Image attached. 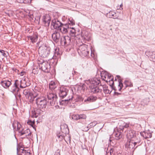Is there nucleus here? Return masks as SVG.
Segmentation results:
<instances>
[{"instance_id":"1","label":"nucleus","mask_w":155,"mask_h":155,"mask_svg":"<svg viewBox=\"0 0 155 155\" xmlns=\"http://www.w3.org/2000/svg\"><path fill=\"white\" fill-rule=\"evenodd\" d=\"M86 83L89 85V90L91 93L96 94L101 92L103 87L101 85H99L101 83L99 79L94 78L86 81Z\"/></svg>"},{"instance_id":"2","label":"nucleus","mask_w":155,"mask_h":155,"mask_svg":"<svg viewBox=\"0 0 155 155\" xmlns=\"http://www.w3.org/2000/svg\"><path fill=\"white\" fill-rule=\"evenodd\" d=\"M87 47V46L86 45H83L79 46L78 51L80 56L85 57L88 55L89 52Z\"/></svg>"},{"instance_id":"3","label":"nucleus","mask_w":155,"mask_h":155,"mask_svg":"<svg viewBox=\"0 0 155 155\" xmlns=\"http://www.w3.org/2000/svg\"><path fill=\"white\" fill-rule=\"evenodd\" d=\"M119 84L118 85L117 87L118 88V90L120 91L121 89L124 87V89H125L127 87H133V84L129 81L125 80L124 81V84L125 86H124L122 83V81L119 79L118 80Z\"/></svg>"},{"instance_id":"4","label":"nucleus","mask_w":155,"mask_h":155,"mask_svg":"<svg viewBox=\"0 0 155 155\" xmlns=\"http://www.w3.org/2000/svg\"><path fill=\"white\" fill-rule=\"evenodd\" d=\"M47 97L51 106H53L55 104H58L57 101V96L56 94L50 92L47 94Z\"/></svg>"},{"instance_id":"5","label":"nucleus","mask_w":155,"mask_h":155,"mask_svg":"<svg viewBox=\"0 0 155 155\" xmlns=\"http://www.w3.org/2000/svg\"><path fill=\"white\" fill-rule=\"evenodd\" d=\"M51 48L50 47L45 46L44 48L42 47L39 48L38 52L39 54L43 57H47L49 55L50 53Z\"/></svg>"},{"instance_id":"6","label":"nucleus","mask_w":155,"mask_h":155,"mask_svg":"<svg viewBox=\"0 0 155 155\" xmlns=\"http://www.w3.org/2000/svg\"><path fill=\"white\" fill-rule=\"evenodd\" d=\"M36 103L38 107L40 109H44L46 108L47 101L44 98H36Z\"/></svg>"},{"instance_id":"7","label":"nucleus","mask_w":155,"mask_h":155,"mask_svg":"<svg viewBox=\"0 0 155 155\" xmlns=\"http://www.w3.org/2000/svg\"><path fill=\"white\" fill-rule=\"evenodd\" d=\"M61 129L62 133L64 134L63 135H58V137L62 139L64 138L65 136L67 134H68L69 133V130L68 126L66 124H63L61 125L60 126Z\"/></svg>"},{"instance_id":"8","label":"nucleus","mask_w":155,"mask_h":155,"mask_svg":"<svg viewBox=\"0 0 155 155\" xmlns=\"http://www.w3.org/2000/svg\"><path fill=\"white\" fill-rule=\"evenodd\" d=\"M59 90V96L62 98H63L67 96L69 91L67 87L64 86L60 87Z\"/></svg>"},{"instance_id":"9","label":"nucleus","mask_w":155,"mask_h":155,"mask_svg":"<svg viewBox=\"0 0 155 155\" xmlns=\"http://www.w3.org/2000/svg\"><path fill=\"white\" fill-rule=\"evenodd\" d=\"M39 66L41 67V70L44 72L48 73L50 71V64L47 61H43L40 64Z\"/></svg>"},{"instance_id":"10","label":"nucleus","mask_w":155,"mask_h":155,"mask_svg":"<svg viewBox=\"0 0 155 155\" xmlns=\"http://www.w3.org/2000/svg\"><path fill=\"white\" fill-rule=\"evenodd\" d=\"M71 42V38L68 36H63L61 37L60 43L62 45H69Z\"/></svg>"},{"instance_id":"11","label":"nucleus","mask_w":155,"mask_h":155,"mask_svg":"<svg viewBox=\"0 0 155 155\" xmlns=\"http://www.w3.org/2000/svg\"><path fill=\"white\" fill-rule=\"evenodd\" d=\"M71 29V28H69L68 25L67 24H63L60 27L58 31H59L63 34H65L68 33L69 29Z\"/></svg>"},{"instance_id":"12","label":"nucleus","mask_w":155,"mask_h":155,"mask_svg":"<svg viewBox=\"0 0 155 155\" xmlns=\"http://www.w3.org/2000/svg\"><path fill=\"white\" fill-rule=\"evenodd\" d=\"M62 24V23L57 19L52 20L51 23V25L53 26V28L56 29L57 31L60 27H61V26Z\"/></svg>"},{"instance_id":"13","label":"nucleus","mask_w":155,"mask_h":155,"mask_svg":"<svg viewBox=\"0 0 155 155\" xmlns=\"http://www.w3.org/2000/svg\"><path fill=\"white\" fill-rule=\"evenodd\" d=\"M126 134L127 138L130 140L136 135L135 131L131 129L128 130L126 131Z\"/></svg>"},{"instance_id":"14","label":"nucleus","mask_w":155,"mask_h":155,"mask_svg":"<svg viewBox=\"0 0 155 155\" xmlns=\"http://www.w3.org/2000/svg\"><path fill=\"white\" fill-rule=\"evenodd\" d=\"M52 38L53 41L56 43L59 42L61 39V35L60 33L58 32H55L52 34Z\"/></svg>"},{"instance_id":"15","label":"nucleus","mask_w":155,"mask_h":155,"mask_svg":"<svg viewBox=\"0 0 155 155\" xmlns=\"http://www.w3.org/2000/svg\"><path fill=\"white\" fill-rule=\"evenodd\" d=\"M42 21L45 26H49L51 21V18L48 15H44L43 16Z\"/></svg>"},{"instance_id":"16","label":"nucleus","mask_w":155,"mask_h":155,"mask_svg":"<svg viewBox=\"0 0 155 155\" xmlns=\"http://www.w3.org/2000/svg\"><path fill=\"white\" fill-rule=\"evenodd\" d=\"M43 111L39 109L35 108L32 111L31 117L34 118H37L40 115Z\"/></svg>"},{"instance_id":"17","label":"nucleus","mask_w":155,"mask_h":155,"mask_svg":"<svg viewBox=\"0 0 155 155\" xmlns=\"http://www.w3.org/2000/svg\"><path fill=\"white\" fill-rule=\"evenodd\" d=\"M112 135L114 136V138L117 140H118L122 137L121 132L119 131V129H114Z\"/></svg>"},{"instance_id":"18","label":"nucleus","mask_w":155,"mask_h":155,"mask_svg":"<svg viewBox=\"0 0 155 155\" xmlns=\"http://www.w3.org/2000/svg\"><path fill=\"white\" fill-rule=\"evenodd\" d=\"M17 130H19V133L20 134V135L21 136L25 135V137L30 136L31 134V132H30V131L29 129H27L26 130L24 131L19 130L20 128L19 127H18V125Z\"/></svg>"},{"instance_id":"19","label":"nucleus","mask_w":155,"mask_h":155,"mask_svg":"<svg viewBox=\"0 0 155 155\" xmlns=\"http://www.w3.org/2000/svg\"><path fill=\"white\" fill-rule=\"evenodd\" d=\"M86 116L85 114H74L71 116V118L74 120H78L80 119H85Z\"/></svg>"},{"instance_id":"20","label":"nucleus","mask_w":155,"mask_h":155,"mask_svg":"<svg viewBox=\"0 0 155 155\" xmlns=\"http://www.w3.org/2000/svg\"><path fill=\"white\" fill-rule=\"evenodd\" d=\"M11 80L3 81H1V85L4 88L7 89L10 86L11 84Z\"/></svg>"},{"instance_id":"21","label":"nucleus","mask_w":155,"mask_h":155,"mask_svg":"<svg viewBox=\"0 0 155 155\" xmlns=\"http://www.w3.org/2000/svg\"><path fill=\"white\" fill-rule=\"evenodd\" d=\"M131 140L133 141L134 143L137 146H136V148H137V147L140 144V137L138 135H136L134 137L132 138Z\"/></svg>"},{"instance_id":"22","label":"nucleus","mask_w":155,"mask_h":155,"mask_svg":"<svg viewBox=\"0 0 155 155\" xmlns=\"http://www.w3.org/2000/svg\"><path fill=\"white\" fill-rule=\"evenodd\" d=\"M146 54L148 57H150L151 60L155 62V52L146 51Z\"/></svg>"},{"instance_id":"23","label":"nucleus","mask_w":155,"mask_h":155,"mask_svg":"<svg viewBox=\"0 0 155 155\" xmlns=\"http://www.w3.org/2000/svg\"><path fill=\"white\" fill-rule=\"evenodd\" d=\"M73 97L71 96V97L68 98L67 99L63 100H60L59 101V103L60 105H65L68 102L71 101Z\"/></svg>"},{"instance_id":"24","label":"nucleus","mask_w":155,"mask_h":155,"mask_svg":"<svg viewBox=\"0 0 155 155\" xmlns=\"http://www.w3.org/2000/svg\"><path fill=\"white\" fill-rule=\"evenodd\" d=\"M141 135L145 139L150 138L152 137L151 134L150 132L143 131L142 132H140Z\"/></svg>"},{"instance_id":"25","label":"nucleus","mask_w":155,"mask_h":155,"mask_svg":"<svg viewBox=\"0 0 155 155\" xmlns=\"http://www.w3.org/2000/svg\"><path fill=\"white\" fill-rule=\"evenodd\" d=\"M19 90V87H17L14 84L11 88L9 89L10 91L14 94H16L17 93Z\"/></svg>"},{"instance_id":"26","label":"nucleus","mask_w":155,"mask_h":155,"mask_svg":"<svg viewBox=\"0 0 155 155\" xmlns=\"http://www.w3.org/2000/svg\"><path fill=\"white\" fill-rule=\"evenodd\" d=\"M129 124L126 123L124 122H123L122 125H120L119 128H117L116 129H119V131L122 132L123 131V130L124 128H127L129 127Z\"/></svg>"},{"instance_id":"27","label":"nucleus","mask_w":155,"mask_h":155,"mask_svg":"<svg viewBox=\"0 0 155 155\" xmlns=\"http://www.w3.org/2000/svg\"><path fill=\"white\" fill-rule=\"evenodd\" d=\"M107 16L109 18H112L114 19L117 18V16L116 15V13L112 11H110L107 14Z\"/></svg>"},{"instance_id":"28","label":"nucleus","mask_w":155,"mask_h":155,"mask_svg":"<svg viewBox=\"0 0 155 155\" xmlns=\"http://www.w3.org/2000/svg\"><path fill=\"white\" fill-rule=\"evenodd\" d=\"M97 99V97L93 96L88 97L87 99L84 100V102L87 103L93 102Z\"/></svg>"},{"instance_id":"29","label":"nucleus","mask_w":155,"mask_h":155,"mask_svg":"<svg viewBox=\"0 0 155 155\" xmlns=\"http://www.w3.org/2000/svg\"><path fill=\"white\" fill-rule=\"evenodd\" d=\"M57 83L54 81H51L49 84V88L51 90L54 89L57 87Z\"/></svg>"},{"instance_id":"30","label":"nucleus","mask_w":155,"mask_h":155,"mask_svg":"<svg viewBox=\"0 0 155 155\" xmlns=\"http://www.w3.org/2000/svg\"><path fill=\"white\" fill-rule=\"evenodd\" d=\"M81 36L82 38L85 40H89L90 39V36L87 31H84V33L82 32Z\"/></svg>"},{"instance_id":"31","label":"nucleus","mask_w":155,"mask_h":155,"mask_svg":"<svg viewBox=\"0 0 155 155\" xmlns=\"http://www.w3.org/2000/svg\"><path fill=\"white\" fill-rule=\"evenodd\" d=\"M136 145L134 143L133 141L131 140L128 142L127 144V147L130 148V149H132Z\"/></svg>"},{"instance_id":"32","label":"nucleus","mask_w":155,"mask_h":155,"mask_svg":"<svg viewBox=\"0 0 155 155\" xmlns=\"http://www.w3.org/2000/svg\"><path fill=\"white\" fill-rule=\"evenodd\" d=\"M38 38V37L37 35L29 36L28 37V39L30 40L32 43L35 42L37 40Z\"/></svg>"},{"instance_id":"33","label":"nucleus","mask_w":155,"mask_h":155,"mask_svg":"<svg viewBox=\"0 0 155 155\" xmlns=\"http://www.w3.org/2000/svg\"><path fill=\"white\" fill-rule=\"evenodd\" d=\"M102 87L104 92L105 94H110L111 92V91H110L107 86H102Z\"/></svg>"},{"instance_id":"34","label":"nucleus","mask_w":155,"mask_h":155,"mask_svg":"<svg viewBox=\"0 0 155 155\" xmlns=\"http://www.w3.org/2000/svg\"><path fill=\"white\" fill-rule=\"evenodd\" d=\"M36 97L31 93L30 95L28 96L27 97L30 100V102H31L34 101V99Z\"/></svg>"},{"instance_id":"35","label":"nucleus","mask_w":155,"mask_h":155,"mask_svg":"<svg viewBox=\"0 0 155 155\" xmlns=\"http://www.w3.org/2000/svg\"><path fill=\"white\" fill-rule=\"evenodd\" d=\"M108 149L105 148L104 149V151L106 152V155H111L112 154H113V152L114 151V149L113 148H111L109 151L107 152Z\"/></svg>"},{"instance_id":"36","label":"nucleus","mask_w":155,"mask_h":155,"mask_svg":"<svg viewBox=\"0 0 155 155\" xmlns=\"http://www.w3.org/2000/svg\"><path fill=\"white\" fill-rule=\"evenodd\" d=\"M21 82L20 88H23L27 86L25 79L21 80Z\"/></svg>"},{"instance_id":"37","label":"nucleus","mask_w":155,"mask_h":155,"mask_svg":"<svg viewBox=\"0 0 155 155\" xmlns=\"http://www.w3.org/2000/svg\"><path fill=\"white\" fill-rule=\"evenodd\" d=\"M21 150H22L21 152V153L20 154V155H30V153L26 151V150L24 149H21Z\"/></svg>"},{"instance_id":"38","label":"nucleus","mask_w":155,"mask_h":155,"mask_svg":"<svg viewBox=\"0 0 155 155\" xmlns=\"http://www.w3.org/2000/svg\"><path fill=\"white\" fill-rule=\"evenodd\" d=\"M31 93L30 92L29 90H25L23 91V94L26 97Z\"/></svg>"},{"instance_id":"39","label":"nucleus","mask_w":155,"mask_h":155,"mask_svg":"<svg viewBox=\"0 0 155 155\" xmlns=\"http://www.w3.org/2000/svg\"><path fill=\"white\" fill-rule=\"evenodd\" d=\"M27 123L29 125L31 126L34 128L35 129V128L34 126L35 123V121L34 120L33 121H32L31 120H28L27 122Z\"/></svg>"},{"instance_id":"40","label":"nucleus","mask_w":155,"mask_h":155,"mask_svg":"<svg viewBox=\"0 0 155 155\" xmlns=\"http://www.w3.org/2000/svg\"><path fill=\"white\" fill-rule=\"evenodd\" d=\"M71 28V29L70 30V35L72 36H75V30L73 28Z\"/></svg>"},{"instance_id":"41","label":"nucleus","mask_w":155,"mask_h":155,"mask_svg":"<svg viewBox=\"0 0 155 155\" xmlns=\"http://www.w3.org/2000/svg\"><path fill=\"white\" fill-rule=\"evenodd\" d=\"M14 84H15L17 87H19V86L20 88V85L21 84V81H19L18 80H16L15 81V83Z\"/></svg>"},{"instance_id":"42","label":"nucleus","mask_w":155,"mask_h":155,"mask_svg":"<svg viewBox=\"0 0 155 155\" xmlns=\"http://www.w3.org/2000/svg\"><path fill=\"white\" fill-rule=\"evenodd\" d=\"M68 20L69 21L68 22V25H73L75 24L74 21L72 18H69Z\"/></svg>"},{"instance_id":"43","label":"nucleus","mask_w":155,"mask_h":155,"mask_svg":"<svg viewBox=\"0 0 155 155\" xmlns=\"http://www.w3.org/2000/svg\"><path fill=\"white\" fill-rule=\"evenodd\" d=\"M106 81L107 82H108V81L109 82L110 86L112 88H113V89H114L115 91H117V90H118V88L117 87L116 88H114V87H113L114 85H112V82L111 81V80H109V81H108V80H107Z\"/></svg>"},{"instance_id":"44","label":"nucleus","mask_w":155,"mask_h":155,"mask_svg":"<svg viewBox=\"0 0 155 155\" xmlns=\"http://www.w3.org/2000/svg\"><path fill=\"white\" fill-rule=\"evenodd\" d=\"M32 0H17V1L19 3H22L24 2V1L25 2V3L27 2L28 3H30L31 2Z\"/></svg>"},{"instance_id":"45","label":"nucleus","mask_w":155,"mask_h":155,"mask_svg":"<svg viewBox=\"0 0 155 155\" xmlns=\"http://www.w3.org/2000/svg\"><path fill=\"white\" fill-rule=\"evenodd\" d=\"M107 78L109 79V80H111L112 82V85H113L114 84V82L113 81V78H112V76L111 75L108 74L107 76Z\"/></svg>"},{"instance_id":"46","label":"nucleus","mask_w":155,"mask_h":155,"mask_svg":"<svg viewBox=\"0 0 155 155\" xmlns=\"http://www.w3.org/2000/svg\"><path fill=\"white\" fill-rule=\"evenodd\" d=\"M58 51L59 49H55L54 52V56H55V57H57L59 55V52H58Z\"/></svg>"},{"instance_id":"47","label":"nucleus","mask_w":155,"mask_h":155,"mask_svg":"<svg viewBox=\"0 0 155 155\" xmlns=\"http://www.w3.org/2000/svg\"><path fill=\"white\" fill-rule=\"evenodd\" d=\"M0 52L2 53V55L5 57L7 56V55L6 53L4 52V51L3 50H0Z\"/></svg>"},{"instance_id":"48","label":"nucleus","mask_w":155,"mask_h":155,"mask_svg":"<svg viewBox=\"0 0 155 155\" xmlns=\"http://www.w3.org/2000/svg\"><path fill=\"white\" fill-rule=\"evenodd\" d=\"M90 124V125L91 126H92L93 127H94L96 125V124H95V123H91Z\"/></svg>"},{"instance_id":"49","label":"nucleus","mask_w":155,"mask_h":155,"mask_svg":"<svg viewBox=\"0 0 155 155\" xmlns=\"http://www.w3.org/2000/svg\"><path fill=\"white\" fill-rule=\"evenodd\" d=\"M84 129L85 131H87L89 130V127H87L86 128H85Z\"/></svg>"},{"instance_id":"50","label":"nucleus","mask_w":155,"mask_h":155,"mask_svg":"<svg viewBox=\"0 0 155 155\" xmlns=\"http://www.w3.org/2000/svg\"><path fill=\"white\" fill-rule=\"evenodd\" d=\"M114 94H115L117 95L120 94V93H119L118 92H116L115 91L114 92Z\"/></svg>"},{"instance_id":"51","label":"nucleus","mask_w":155,"mask_h":155,"mask_svg":"<svg viewBox=\"0 0 155 155\" xmlns=\"http://www.w3.org/2000/svg\"><path fill=\"white\" fill-rule=\"evenodd\" d=\"M55 155H60V154L59 152H56L55 153Z\"/></svg>"},{"instance_id":"52","label":"nucleus","mask_w":155,"mask_h":155,"mask_svg":"<svg viewBox=\"0 0 155 155\" xmlns=\"http://www.w3.org/2000/svg\"><path fill=\"white\" fill-rule=\"evenodd\" d=\"M17 153L18 154V152L19 151V150L18 148L17 147Z\"/></svg>"},{"instance_id":"53","label":"nucleus","mask_w":155,"mask_h":155,"mask_svg":"<svg viewBox=\"0 0 155 155\" xmlns=\"http://www.w3.org/2000/svg\"><path fill=\"white\" fill-rule=\"evenodd\" d=\"M77 73V72L75 71H74V72H72V74H75L76 73Z\"/></svg>"},{"instance_id":"54","label":"nucleus","mask_w":155,"mask_h":155,"mask_svg":"<svg viewBox=\"0 0 155 155\" xmlns=\"http://www.w3.org/2000/svg\"><path fill=\"white\" fill-rule=\"evenodd\" d=\"M91 56L92 57H93V56H94V54H92V51H91Z\"/></svg>"},{"instance_id":"55","label":"nucleus","mask_w":155,"mask_h":155,"mask_svg":"<svg viewBox=\"0 0 155 155\" xmlns=\"http://www.w3.org/2000/svg\"><path fill=\"white\" fill-rule=\"evenodd\" d=\"M1 64L2 62L1 61H0V69L1 68Z\"/></svg>"},{"instance_id":"56","label":"nucleus","mask_w":155,"mask_h":155,"mask_svg":"<svg viewBox=\"0 0 155 155\" xmlns=\"http://www.w3.org/2000/svg\"><path fill=\"white\" fill-rule=\"evenodd\" d=\"M104 78H103V80H105V81H106V80H105V78H106V77H104Z\"/></svg>"},{"instance_id":"57","label":"nucleus","mask_w":155,"mask_h":155,"mask_svg":"<svg viewBox=\"0 0 155 155\" xmlns=\"http://www.w3.org/2000/svg\"><path fill=\"white\" fill-rule=\"evenodd\" d=\"M123 6V4H122V3L121 5H120V7H121Z\"/></svg>"},{"instance_id":"58","label":"nucleus","mask_w":155,"mask_h":155,"mask_svg":"<svg viewBox=\"0 0 155 155\" xmlns=\"http://www.w3.org/2000/svg\"><path fill=\"white\" fill-rule=\"evenodd\" d=\"M117 78H120V76L117 75Z\"/></svg>"},{"instance_id":"59","label":"nucleus","mask_w":155,"mask_h":155,"mask_svg":"<svg viewBox=\"0 0 155 155\" xmlns=\"http://www.w3.org/2000/svg\"><path fill=\"white\" fill-rule=\"evenodd\" d=\"M117 155H122L121 153H118Z\"/></svg>"},{"instance_id":"60","label":"nucleus","mask_w":155,"mask_h":155,"mask_svg":"<svg viewBox=\"0 0 155 155\" xmlns=\"http://www.w3.org/2000/svg\"><path fill=\"white\" fill-rule=\"evenodd\" d=\"M32 16H33V15H31L30 16V17L31 18H32Z\"/></svg>"},{"instance_id":"61","label":"nucleus","mask_w":155,"mask_h":155,"mask_svg":"<svg viewBox=\"0 0 155 155\" xmlns=\"http://www.w3.org/2000/svg\"><path fill=\"white\" fill-rule=\"evenodd\" d=\"M119 9H123V8H121V9H120V8Z\"/></svg>"},{"instance_id":"62","label":"nucleus","mask_w":155,"mask_h":155,"mask_svg":"<svg viewBox=\"0 0 155 155\" xmlns=\"http://www.w3.org/2000/svg\"><path fill=\"white\" fill-rule=\"evenodd\" d=\"M115 80H116V79L115 78Z\"/></svg>"}]
</instances>
